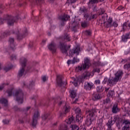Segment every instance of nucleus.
<instances>
[{
    "label": "nucleus",
    "instance_id": "f257e3e1",
    "mask_svg": "<svg viewBox=\"0 0 130 130\" xmlns=\"http://www.w3.org/2000/svg\"><path fill=\"white\" fill-rule=\"evenodd\" d=\"M98 109L94 107L90 108L88 111L86 112V114H87L88 118L86 119L85 122L87 125H90L92 124V121H93L96 117V114L98 112Z\"/></svg>",
    "mask_w": 130,
    "mask_h": 130
},
{
    "label": "nucleus",
    "instance_id": "f03ea898",
    "mask_svg": "<svg viewBox=\"0 0 130 130\" xmlns=\"http://www.w3.org/2000/svg\"><path fill=\"white\" fill-rule=\"evenodd\" d=\"M90 76H91V73L89 72H84L82 76H78L76 78L73 77L72 80L73 81L72 83L74 85L75 87H78L79 85L81 84V83L83 82V80H87L90 78Z\"/></svg>",
    "mask_w": 130,
    "mask_h": 130
},
{
    "label": "nucleus",
    "instance_id": "7ed1b4c3",
    "mask_svg": "<svg viewBox=\"0 0 130 130\" xmlns=\"http://www.w3.org/2000/svg\"><path fill=\"white\" fill-rule=\"evenodd\" d=\"M13 95L16 97V101L18 104H22L24 102V92L22 89H17Z\"/></svg>",
    "mask_w": 130,
    "mask_h": 130
},
{
    "label": "nucleus",
    "instance_id": "20e7f679",
    "mask_svg": "<svg viewBox=\"0 0 130 130\" xmlns=\"http://www.w3.org/2000/svg\"><path fill=\"white\" fill-rule=\"evenodd\" d=\"M15 19L16 17H14L12 16L6 15L4 19L0 18V25L4 24V21H8V24L9 26H12V25H14V23L16 22V20H15Z\"/></svg>",
    "mask_w": 130,
    "mask_h": 130
},
{
    "label": "nucleus",
    "instance_id": "39448f33",
    "mask_svg": "<svg viewBox=\"0 0 130 130\" xmlns=\"http://www.w3.org/2000/svg\"><path fill=\"white\" fill-rule=\"evenodd\" d=\"M59 48L62 52V53H66V35L61 36L59 38Z\"/></svg>",
    "mask_w": 130,
    "mask_h": 130
},
{
    "label": "nucleus",
    "instance_id": "423d86ee",
    "mask_svg": "<svg viewBox=\"0 0 130 130\" xmlns=\"http://www.w3.org/2000/svg\"><path fill=\"white\" fill-rule=\"evenodd\" d=\"M26 68H28V69H29L30 68V66H23L21 68H20V69L18 71L17 77L22 78V77H25V76H26L27 72L30 70L29 69H27V70H26Z\"/></svg>",
    "mask_w": 130,
    "mask_h": 130
},
{
    "label": "nucleus",
    "instance_id": "0eeeda50",
    "mask_svg": "<svg viewBox=\"0 0 130 130\" xmlns=\"http://www.w3.org/2000/svg\"><path fill=\"white\" fill-rule=\"evenodd\" d=\"M16 34L17 36V39L18 40H21V39H23L26 35H27V29L25 28L24 31H21V29H17L15 32H13V34Z\"/></svg>",
    "mask_w": 130,
    "mask_h": 130
},
{
    "label": "nucleus",
    "instance_id": "6e6552de",
    "mask_svg": "<svg viewBox=\"0 0 130 130\" xmlns=\"http://www.w3.org/2000/svg\"><path fill=\"white\" fill-rule=\"evenodd\" d=\"M78 14L79 15H83L84 18H86V19H88V18H89V14H88L87 8H86L85 6L80 8L78 11Z\"/></svg>",
    "mask_w": 130,
    "mask_h": 130
},
{
    "label": "nucleus",
    "instance_id": "1a4fd4ad",
    "mask_svg": "<svg viewBox=\"0 0 130 130\" xmlns=\"http://www.w3.org/2000/svg\"><path fill=\"white\" fill-rule=\"evenodd\" d=\"M80 51L81 49H80V47L79 46H76L75 47L73 48L72 50L69 51V54L71 56H73L74 54L79 55Z\"/></svg>",
    "mask_w": 130,
    "mask_h": 130
},
{
    "label": "nucleus",
    "instance_id": "9d476101",
    "mask_svg": "<svg viewBox=\"0 0 130 130\" xmlns=\"http://www.w3.org/2000/svg\"><path fill=\"white\" fill-rule=\"evenodd\" d=\"M39 116H40L39 112H38V111H37L34 113V117L32 118V126H34V127H35V126H36V125H37V120H38V117H39Z\"/></svg>",
    "mask_w": 130,
    "mask_h": 130
},
{
    "label": "nucleus",
    "instance_id": "9b49d317",
    "mask_svg": "<svg viewBox=\"0 0 130 130\" xmlns=\"http://www.w3.org/2000/svg\"><path fill=\"white\" fill-rule=\"evenodd\" d=\"M56 83L59 87H62L64 85L63 77L62 75H58L56 76Z\"/></svg>",
    "mask_w": 130,
    "mask_h": 130
},
{
    "label": "nucleus",
    "instance_id": "f8f14e48",
    "mask_svg": "<svg viewBox=\"0 0 130 130\" xmlns=\"http://www.w3.org/2000/svg\"><path fill=\"white\" fill-rule=\"evenodd\" d=\"M95 88V85L91 82H86L84 83V89L86 90V91H90L92 89H94Z\"/></svg>",
    "mask_w": 130,
    "mask_h": 130
},
{
    "label": "nucleus",
    "instance_id": "ddd939ff",
    "mask_svg": "<svg viewBox=\"0 0 130 130\" xmlns=\"http://www.w3.org/2000/svg\"><path fill=\"white\" fill-rule=\"evenodd\" d=\"M123 76V71L121 70H119L115 74V78L118 81H120Z\"/></svg>",
    "mask_w": 130,
    "mask_h": 130
},
{
    "label": "nucleus",
    "instance_id": "4468645a",
    "mask_svg": "<svg viewBox=\"0 0 130 130\" xmlns=\"http://www.w3.org/2000/svg\"><path fill=\"white\" fill-rule=\"evenodd\" d=\"M48 49L50 51H52V53H55L56 52V44L54 42H52L48 45Z\"/></svg>",
    "mask_w": 130,
    "mask_h": 130
},
{
    "label": "nucleus",
    "instance_id": "2eb2a0df",
    "mask_svg": "<svg viewBox=\"0 0 130 130\" xmlns=\"http://www.w3.org/2000/svg\"><path fill=\"white\" fill-rule=\"evenodd\" d=\"M71 98L73 99H75V101H73V104H76L77 102L78 101L79 96L77 95V92L75 91V90H72L71 93Z\"/></svg>",
    "mask_w": 130,
    "mask_h": 130
},
{
    "label": "nucleus",
    "instance_id": "dca6fc26",
    "mask_svg": "<svg viewBox=\"0 0 130 130\" xmlns=\"http://www.w3.org/2000/svg\"><path fill=\"white\" fill-rule=\"evenodd\" d=\"M89 66H78L75 68V72L78 73V72H81V71H84V70L89 69Z\"/></svg>",
    "mask_w": 130,
    "mask_h": 130
},
{
    "label": "nucleus",
    "instance_id": "f3484780",
    "mask_svg": "<svg viewBox=\"0 0 130 130\" xmlns=\"http://www.w3.org/2000/svg\"><path fill=\"white\" fill-rule=\"evenodd\" d=\"M117 82H118L117 81V80L116 79V78H110L108 79V85H109V86H111V87H112V86H114V85H115V84H116V83H117Z\"/></svg>",
    "mask_w": 130,
    "mask_h": 130
},
{
    "label": "nucleus",
    "instance_id": "a211bd4d",
    "mask_svg": "<svg viewBox=\"0 0 130 130\" xmlns=\"http://www.w3.org/2000/svg\"><path fill=\"white\" fill-rule=\"evenodd\" d=\"M14 38H10L9 40V46L12 49V50H15L16 49V45H15V43H14Z\"/></svg>",
    "mask_w": 130,
    "mask_h": 130
},
{
    "label": "nucleus",
    "instance_id": "6ab92c4d",
    "mask_svg": "<svg viewBox=\"0 0 130 130\" xmlns=\"http://www.w3.org/2000/svg\"><path fill=\"white\" fill-rule=\"evenodd\" d=\"M83 66H92V60L88 57L84 59V64Z\"/></svg>",
    "mask_w": 130,
    "mask_h": 130
},
{
    "label": "nucleus",
    "instance_id": "aec40b11",
    "mask_svg": "<svg viewBox=\"0 0 130 130\" xmlns=\"http://www.w3.org/2000/svg\"><path fill=\"white\" fill-rule=\"evenodd\" d=\"M121 38L123 42H127V39H130V32H127L122 36Z\"/></svg>",
    "mask_w": 130,
    "mask_h": 130
},
{
    "label": "nucleus",
    "instance_id": "412c9836",
    "mask_svg": "<svg viewBox=\"0 0 130 130\" xmlns=\"http://www.w3.org/2000/svg\"><path fill=\"white\" fill-rule=\"evenodd\" d=\"M80 61V59L77 57H74L73 60H69L67 61L68 64H75L76 62H79Z\"/></svg>",
    "mask_w": 130,
    "mask_h": 130
},
{
    "label": "nucleus",
    "instance_id": "4be33fe9",
    "mask_svg": "<svg viewBox=\"0 0 130 130\" xmlns=\"http://www.w3.org/2000/svg\"><path fill=\"white\" fill-rule=\"evenodd\" d=\"M77 26V22L73 21V23H70L69 24V27L72 28V30L76 32L77 31L76 27Z\"/></svg>",
    "mask_w": 130,
    "mask_h": 130
},
{
    "label": "nucleus",
    "instance_id": "5701e85b",
    "mask_svg": "<svg viewBox=\"0 0 130 130\" xmlns=\"http://www.w3.org/2000/svg\"><path fill=\"white\" fill-rule=\"evenodd\" d=\"M59 19L60 21L61 26L62 27L64 26V23L66 22V14H64L63 16H59Z\"/></svg>",
    "mask_w": 130,
    "mask_h": 130
},
{
    "label": "nucleus",
    "instance_id": "b1692460",
    "mask_svg": "<svg viewBox=\"0 0 130 130\" xmlns=\"http://www.w3.org/2000/svg\"><path fill=\"white\" fill-rule=\"evenodd\" d=\"M0 103H1V104H3L5 107H8V100L4 98L0 99Z\"/></svg>",
    "mask_w": 130,
    "mask_h": 130
},
{
    "label": "nucleus",
    "instance_id": "393cba45",
    "mask_svg": "<svg viewBox=\"0 0 130 130\" xmlns=\"http://www.w3.org/2000/svg\"><path fill=\"white\" fill-rule=\"evenodd\" d=\"M49 116V114H45L42 117V122L44 124H45L47 121H48V117Z\"/></svg>",
    "mask_w": 130,
    "mask_h": 130
},
{
    "label": "nucleus",
    "instance_id": "a878e982",
    "mask_svg": "<svg viewBox=\"0 0 130 130\" xmlns=\"http://www.w3.org/2000/svg\"><path fill=\"white\" fill-rule=\"evenodd\" d=\"M112 111L113 113H117L119 112V109H118V107H117V104H115L113 105L112 109Z\"/></svg>",
    "mask_w": 130,
    "mask_h": 130
},
{
    "label": "nucleus",
    "instance_id": "bb28decb",
    "mask_svg": "<svg viewBox=\"0 0 130 130\" xmlns=\"http://www.w3.org/2000/svg\"><path fill=\"white\" fill-rule=\"evenodd\" d=\"M112 18L111 17H109L108 20H107V25L106 27L107 28L109 27H112Z\"/></svg>",
    "mask_w": 130,
    "mask_h": 130
},
{
    "label": "nucleus",
    "instance_id": "cd10ccee",
    "mask_svg": "<svg viewBox=\"0 0 130 130\" xmlns=\"http://www.w3.org/2000/svg\"><path fill=\"white\" fill-rule=\"evenodd\" d=\"M107 18H108L107 14L105 13L103 16H102V19H101V20L103 23H105L106 21H107Z\"/></svg>",
    "mask_w": 130,
    "mask_h": 130
},
{
    "label": "nucleus",
    "instance_id": "c85d7f7f",
    "mask_svg": "<svg viewBox=\"0 0 130 130\" xmlns=\"http://www.w3.org/2000/svg\"><path fill=\"white\" fill-rule=\"evenodd\" d=\"M74 121H75V117L72 116L68 118L67 123H68V124H71V123L74 122Z\"/></svg>",
    "mask_w": 130,
    "mask_h": 130
},
{
    "label": "nucleus",
    "instance_id": "c756f323",
    "mask_svg": "<svg viewBox=\"0 0 130 130\" xmlns=\"http://www.w3.org/2000/svg\"><path fill=\"white\" fill-rule=\"evenodd\" d=\"M114 94H115V92H114V90H110L109 91L107 96L109 98H112V97L114 96Z\"/></svg>",
    "mask_w": 130,
    "mask_h": 130
},
{
    "label": "nucleus",
    "instance_id": "7c9ffc66",
    "mask_svg": "<svg viewBox=\"0 0 130 130\" xmlns=\"http://www.w3.org/2000/svg\"><path fill=\"white\" fill-rule=\"evenodd\" d=\"M104 0H89V5H94V4H98L100 2H103Z\"/></svg>",
    "mask_w": 130,
    "mask_h": 130
},
{
    "label": "nucleus",
    "instance_id": "2f4dec72",
    "mask_svg": "<svg viewBox=\"0 0 130 130\" xmlns=\"http://www.w3.org/2000/svg\"><path fill=\"white\" fill-rule=\"evenodd\" d=\"M20 62L22 66H26V63L27 62V59L24 57H22L20 59Z\"/></svg>",
    "mask_w": 130,
    "mask_h": 130
},
{
    "label": "nucleus",
    "instance_id": "473e14b6",
    "mask_svg": "<svg viewBox=\"0 0 130 130\" xmlns=\"http://www.w3.org/2000/svg\"><path fill=\"white\" fill-rule=\"evenodd\" d=\"M114 123L112 122V119H109L108 122L107 123V126H108V128H111V126L113 125Z\"/></svg>",
    "mask_w": 130,
    "mask_h": 130
},
{
    "label": "nucleus",
    "instance_id": "72a5a7b5",
    "mask_svg": "<svg viewBox=\"0 0 130 130\" xmlns=\"http://www.w3.org/2000/svg\"><path fill=\"white\" fill-rule=\"evenodd\" d=\"M76 115H82V111L80 108H77L75 110Z\"/></svg>",
    "mask_w": 130,
    "mask_h": 130
},
{
    "label": "nucleus",
    "instance_id": "f704fd0d",
    "mask_svg": "<svg viewBox=\"0 0 130 130\" xmlns=\"http://www.w3.org/2000/svg\"><path fill=\"white\" fill-rule=\"evenodd\" d=\"M96 91L98 93H101L104 91V87L103 86H98L96 87Z\"/></svg>",
    "mask_w": 130,
    "mask_h": 130
},
{
    "label": "nucleus",
    "instance_id": "c9c22d12",
    "mask_svg": "<svg viewBox=\"0 0 130 130\" xmlns=\"http://www.w3.org/2000/svg\"><path fill=\"white\" fill-rule=\"evenodd\" d=\"M82 119H83V117H82V115H76V121H77V122H79V121H81Z\"/></svg>",
    "mask_w": 130,
    "mask_h": 130
},
{
    "label": "nucleus",
    "instance_id": "e433bc0d",
    "mask_svg": "<svg viewBox=\"0 0 130 130\" xmlns=\"http://www.w3.org/2000/svg\"><path fill=\"white\" fill-rule=\"evenodd\" d=\"M88 26V22L86 20L81 22V27L82 28H86Z\"/></svg>",
    "mask_w": 130,
    "mask_h": 130
},
{
    "label": "nucleus",
    "instance_id": "4c0bfd02",
    "mask_svg": "<svg viewBox=\"0 0 130 130\" xmlns=\"http://www.w3.org/2000/svg\"><path fill=\"white\" fill-rule=\"evenodd\" d=\"M71 128H72V130H79L80 129V127L77 125H71Z\"/></svg>",
    "mask_w": 130,
    "mask_h": 130
},
{
    "label": "nucleus",
    "instance_id": "58836bf2",
    "mask_svg": "<svg viewBox=\"0 0 130 130\" xmlns=\"http://www.w3.org/2000/svg\"><path fill=\"white\" fill-rule=\"evenodd\" d=\"M98 124L100 127H102L103 126V120L100 119L98 121Z\"/></svg>",
    "mask_w": 130,
    "mask_h": 130
},
{
    "label": "nucleus",
    "instance_id": "ea45409f",
    "mask_svg": "<svg viewBox=\"0 0 130 130\" xmlns=\"http://www.w3.org/2000/svg\"><path fill=\"white\" fill-rule=\"evenodd\" d=\"M84 34L86 36H91V35L92 34V31L90 30H87L84 31Z\"/></svg>",
    "mask_w": 130,
    "mask_h": 130
},
{
    "label": "nucleus",
    "instance_id": "a19ab883",
    "mask_svg": "<svg viewBox=\"0 0 130 130\" xmlns=\"http://www.w3.org/2000/svg\"><path fill=\"white\" fill-rule=\"evenodd\" d=\"M123 30H126L127 29H128V24H127V22H125L123 24Z\"/></svg>",
    "mask_w": 130,
    "mask_h": 130
},
{
    "label": "nucleus",
    "instance_id": "79ce46f5",
    "mask_svg": "<svg viewBox=\"0 0 130 130\" xmlns=\"http://www.w3.org/2000/svg\"><path fill=\"white\" fill-rule=\"evenodd\" d=\"M88 20L89 21H91L92 19H96L97 18V14H93L92 15H91V16L88 17Z\"/></svg>",
    "mask_w": 130,
    "mask_h": 130
},
{
    "label": "nucleus",
    "instance_id": "37998d69",
    "mask_svg": "<svg viewBox=\"0 0 130 130\" xmlns=\"http://www.w3.org/2000/svg\"><path fill=\"white\" fill-rule=\"evenodd\" d=\"M130 108L129 107L124 108V112H125V114H129Z\"/></svg>",
    "mask_w": 130,
    "mask_h": 130
},
{
    "label": "nucleus",
    "instance_id": "c03bdc74",
    "mask_svg": "<svg viewBox=\"0 0 130 130\" xmlns=\"http://www.w3.org/2000/svg\"><path fill=\"white\" fill-rule=\"evenodd\" d=\"M92 64H93V66H101V62H100V61H95L93 60L92 61Z\"/></svg>",
    "mask_w": 130,
    "mask_h": 130
},
{
    "label": "nucleus",
    "instance_id": "a18cd8bd",
    "mask_svg": "<svg viewBox=\"0 0 130 130\" xmlns=\"http://www.w3.org/2000/svg\"><path fill=\"white\" fill-rule=\"evenodd\" d=\"M123 124H124V125H130V122L128 120H124L123 121Z\"/></svg>",
    "mask_w": 130,
    "mask_h": 130
},
{
    "label": "nucleus",
    "instance_id": "49530a36",
    "mask_svg": "<svg viewBox=\"0 0 130 130\" xmlns=\"http://www.w3.org/2000/svg\"><path fill=\"white\" fill-rule=\"evenodd\" d=\"M77 2V0H67L66 4H69V5L72 4H75Z\"/></svg>",
    "mask_w": 130,
    "mask_h": 130
},
{
    "label": "nucleus",
    "instance_id": "de8ad7c7",
    "mask_svg": "<svg viewBox=\"0 0 130 130\" xmlns=\"http://www.w3.org/2000/svg\"><path fill=\"white\" fill-rule=\"evenodd\" d=\"M12 69H13V66L5 67L4 68V71H6V72H8V71H10V70H12Z\"/></svg>",
    "mask_w": 130,
    "mask_h": 130
},
{
    "label": "nucleus",
    "instance_id": "09e8293b",
    "mask_svg": "<svg viewBox=\"0 0 130 130\" xmlns=\"http://www.w3.org/2000/svg\"><path fill=\"white\" fill-rule=\"evenodd\" d=\"M70 110H71V107L69 105H66V113L70 112Z\"/></svg>",
    "mask_w": 130,
    "mask_h": 130
},
{
    "label": "nucleus",
    "instance_id": "8fccbe9b",
    "mask_svg": "<svg viewBox=\"0 0 130 130\" xmlns=\"http://www.w3.org/2000/svg\"><path fill=\"white\" fill-rule=\"evenodd\" d=\"M102 83L104 85H105V84H107V85H108V78H107V77H105Z\"/></svg>",
    "mask_w": 130,
    "mask_h": 130
},
{
    "label": "nucleus",
    "instance_id": "3c124183",
    "mask_svg": "<svg viewBox=\"0 0 130 130\" xmlns=\"http://www.w3.org/2000/svg\"><path fill=\"white\" fill-rule=\"evenodd\" d=\"M66 42L71 41V36L70 35L66 34Z\"/></svg>",
    "mask_w": 130,
    "mask_h": 130
},
{
    "label": "nucleus",
    "instance_id": "603ef678",
    "mask_svg": "<svg viewBox=\"0 0 130 130\" xmlns=\"http://www.w3.org/2000/svg\"><path fill=\"white\" fill-rule=\"evenodd\" d=\"M94 97L95 99L99 100V99H100V94L99 93H95L94 94Z\"/></svg>",
    "mask_w": 130,
    "mask_h": 130
},
{
    "label": "nucleus",
    "instance_id": "864d4df0",
    "mask_svg": "<svg viewBox=\"0 0 130 130\" xmlns=\"http://www.w3.org/2000/svg\"><path fill=\"white\" fill-rule=\"evenodd\" d=\"M110 99L109 98H107L105 101H104V104H108V103H110Z\"/></svg>",
    "mask_w": 130,
    "mask_h": 130
},
{
    "label": "nucleus",
    "instance_id": "5fc2aeb1",
    "mask_svg": "<svg viewBox=\"0 0 130 130\" xmlns=\"http://www.w3.org/2000/svg\"><path fill=\"white\" fill-rule=\"evenodd\" d=\"M122 130H129V125H124L122 128Z\"/></svg>",
    "mask_w": 130,
    "mask_h": 130
},
{
    "label": "nucleus",
    "instance_id": "6e6d98bb",
    "mask_svg": "<svg viewBox=\"0 0 130 130\" xmlns=\"http://www.w3.org/2000/svg\"><path fill=\"white\" fill-rule=\"evenodd\" d=\"M10 58L12 60H15V59H17V56L15 54H13L10 56Z\"/></svg>",
    "mask_w": 130,
    "mask_h": 130
},
{
    "label": "nucleus",
    "instance_id": "4d7b16f0",
    "mask_svg": "<svg viewBox=\"0 0 130 130\" xmlns=\"http://www.w3.org/2000/svg\"><path fill=\"white\" fill-rule=\"evenodd\" d=\"M118 26V24L117 23V22L116 21H114L113 22V23H112V27H117Z\"/></svg>",
    "mask_w": 130,
    "mask_h": 130
},
{
    "label": "nucleus",
    "instance_id": "13d9d810",
    "mask_svg": "<svg viewBox=\"0 0 130 130\" xmlns=\"http://www.w3.org/2000/svg\"><path fill=\"white\" fill-rule=\"evenodd\" d=\"M59 130H66V124L61 125L59 127Z\"/></svg>",
    "mask_w": 130,
    "mask_h": 130
},
{
    "label": "nucleus",
    "instance_id": "bf43d9fd",
    "mask_svg": "<svg viewBox=\"0 0 130 130\" xmlns=\"http://www.w3.org/2000/svg\"><path fill=\"white\" fill-rule=\"evenodd\" d=\"M111 119H112V122L113 123L115 124L116 120H117V117H116V116H114L113 118H111Z\"/></svg>",
    "mask_w": 130,
    "mask_h": 130
},
{
    "label": "nucleus",
    "instance_id": "052dcab7",
    "mask_svg": "<svg viewBox=\"0 0 130 130\" xmlns=\"http://www.w3.org/2000/svg\"><path fill=\"white\" fill-rule=\"evenodd\" d=\"M92 72L93 73H100V69L99 68L94 69Z\"/></svg>",
    "mask_w": 130,
    "mask_h": 130
},
{
    "label": "nucleus",
    "instance_id": "680f3d73",
    "mask_svg": "<svg viewBox=\"0 0 130 130\" xmlns=\"http://www.w3.org/2000/svg\"><path fill=\"white\" fill-rule=\"evenodd\" d=\"M3 122L4 124H9L10 121L9 120L4 119L3 120Z\"/></svg>",
    "mask_w": 130,
    "mask_h": 130
},
{
    "label": "nucleus",
    "instance_id": "e2e57ef3",
    "mask_svg": "<svg viewBox=\"0 0 130 130\" xmlns=\"http://www.w3.org/2000/svg\"><path fill=\"white\" fill-rule=\"evenodd\" d=\"M100 83H101V81L100 79L95 80L94 81L95 85H100Z\"/></svg>",
    "mask_w": 130,
    "mask_h": 130
},
{
    "label": "nucleus",
    "instance_id": "0e129e2a",
    "mask_svg": "<svg viewBox=\"0 0 130 130\" xmlns=\"http://www.w3.org/2000/svg\"><path fill=\"white\" fill-rule=\"evenodd\" d=\"M7 93L9 95V96H12V94H13V89H10L8 91H7Z\"/></svg>",
    "mask_w": 130,
    "mask_h": 130
},
{
    "label": "nucleus",
    "instance_id": "69168bd1",
    "mask_svg": "<svg viewBox=\"0 0 130 130\" xmlns=\"http://www.w3.org/2000/svg\"><path fill=\"white\" fill-rule=\"evenodd\" d=\"M104 13H105V10L103 8L101 9V12L99 13V15H104Z\"/></svg>",
    "mask_w": 130,
    "mask_h": 130
},
{
    "label": "nucleus",
    "instance_id": "338daca9",
    "mask_svg": "<svg viewBox=\"0 0 130 130\" xmlns=\"http://www.w3.org/2000/svg\"><path fill=\"white\" fill-rule=\"evenodd\" d=\"M13 109L15 111H21V109L18 108L17 106H14Z\"/></svg>",
    "mask_w": 130,
    "mask_h": 130
},
{
    "label": "nucleus",
    "instance_id": "774afa93",
    "mask_svg": "<svg viewBox=\"0 0 130 130\" xmlns=\"http://www.w3.org/2000/svg\"><path fill=\"white\" fill-rule=\"evenodd\" d=\"M11 32L9 31H6L4 33V36H8V35H10Z\"/></svg>",
    "mask_w": 130,
    "mask_h": 130
}]
</instances>
